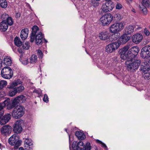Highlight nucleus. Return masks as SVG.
Masks as SVG:
<instances>
[{
    "label": "nucleus",
    "mask_w": 150,
    "mask_h": 150,
    "mask_svg": "<svg viewBox=\"0 0 150 150\" xmlns=\"http://www.w3.org/2000/svg\"><path fill=\"white\" fill-rule=\"evenodd\" d=\"M32 31L30 36V41L32 42L35 40V42L37 45H42L44 36L41 32H39L38 27L36 25L33 26Z\"/></svg>",
    "instance_id": "nucleus-1"
},
{
    "label": "nucleus",
    "mask_w": 150,
    "mask_h": 150,
    "mask_svg": "<svg viewBox=\"0 0 150 150\" xmlns=\"http://www.w3.org/2000/svg\"><path fill=\"white\" fill-rule=\"evenodd\" d=\"M125 63L127 70L133 71L139 67L141 63V60L137 59H127Z\"/></svg>",
    "instance_id": "nucleus-2"
},
{
    "label": "nucleus",
    "mask_w": 150,
    "mask_h": 150,
    "mask_svg": "<svg viewBox=\"0 0 150 150\" xmlns=\"http://www.w3.org/2000/svg\"><path fill=\"white\" fill-rule=\"evenodd\" d=\"M72 148L73 150H91V149L90 143L88 142L84 144L82 141L78 142L76 145H72Z\"/></svg>",
    "instance_id": "nucleus-3"
},
{
    "label": "nucleus",
    "mask_w": 150,
    "mask_h": 150,
    "mask_svg": "<svg viewBox=\"0 0 150 150\" xmlns=\"http://www.w3.org/2000/svg\"><path fill=\"white\" fill-rule=\"evenodd\" d=\"M21 141L19 140V137L17 134H14L8 139V142L13 146H14V148L16 149L21 145Z\"/></svg>",
    "instance_id": "nucleus-4"
},
{
    "label": "nucleus",
    "mask_w": 150,
    "mask_h": 150,
    "mask_svg": "<svg viewBox=\"0 0 150 150\" xmlns=\"http://www.w3.org/2000/svg\"><path fill=\"white\" fill-rule=\"evenodd\" d=\"M22 82L20 80L18 79L16 81H15L14 82L10 83L8 85L7 88L11 89L9 91V96L11 97H13L17 93L14 88V87L17 86L18 84H21Z\"/></svg>",
    "instance_id": "nucleus-5"
},
{
    "label": "nucleus",
    "mask_w": 150,
    "mask_h": 150,
    "mask_svg": "<svg viewBox=\"0 0 150 150\" xmlns=\"http://www.w3.org/2000/svg\"><path fill=\"white\" fill-rule=\"evenodd\" d=\"M25 109L23 107L19 106L15 108L12 111V115L13 117L18 119L22 117L24 114Z\"/></svg>",
    "instance_id": "nucleus-6"
},
{
    "label": "nucleus",
    "mask_w": 150,
    "mask_h": 150,
    "mask_svg": "<svg viewBox=\"0 0 150 150\" xmlns=\"http://www.w3.org/2000/svg\"><path fill=\"white\" fill-rule=\"evenodd\" d=\"M113 17L110 13H107L102 16L100 21L103 26L108 25L111 22Z\"/></svg>",
    "instance_id": "nucleus-7"
},
{
    "label": "nucleus",
    "mask_w": 150,
    "mask_h": 150,
    "mask_svg": "<svg viewBox=\"0 0 150 150\" xmlns=\"http://www.w3.org/2000/svg\"><path fill=\"white\" fill-rule=\"evenodd\" d=\"M124 27L123 23L122 22L112 24L110 27V31L112 33H117L122 30Z\"/></svg>",
    "instance_id": "nucleus-8"
},
{
    "label": "nucleus",
    "mask_w": 150,
    "mask_h": 150,
    "mask_svg": "<svg viewBox=\"0 0 150 150\" xmlns=\"http://www.w3.org/2000/svg\"><path fill=\"white\" fill-rule=\"evenodd\" d=\"M1 76L4 78L10 79L13 75V71L11 68L8 67L4 68L1 71Z\"/></svg>",
    "instance_id": "nucleus-9"
},
{
    "label": "nucleus",
    "mask_w": 150,
    "mask_h": 150,
    "mask_svg": "<svg viewBox=\"0 0 150 150\" xmlns=\"http://www.w3.org/2000/svg\"><path fill=\"white\" fill-rule=\"evenodd\" d=\"M141 57L143 59H148L150 57V46H145L141 49Z\"/></svg>",
    "instance_id": "nucleus-10"
},
{
    "label": "nucleus",
    "mask_w": 150,
    "mask_h": 150,
    "mask_svg": "<svg viewBox=\"0 0 150 150\" xmlns=\"http://www.w3.org/2000/svg\"><path fill=\"white\" fill-rule=\"evenodd\" d=\"M129 48V45H127L119 50V52L120 54V57L122 59L127 60L129 59V55L128 51L127 53L126 52L128 51Z\"/></svg>",
    "instance_id": "nucleus-11"
},
{
    "label": "nucleus",
    "mask_w": 150,
    "mask_h": 150,
    "mask_svg": "<svg viewBox=\"0 0 150 150\" xmlns=\"http://www.w3.org/2000/svg\"><path fill=\"white\" fill-rule=\"evenodd\" d=\"M119 47V44L116 42L110 44L105 47L106 51L109 53H111L115 51Z\"/></svg>",
    "instance_id": "nucleus-12"
},
{
    "label": "nucleus",
    "mask_w": 150,
    "mask_h": 150,
    "mask_svg": "<svg viewBox=\"0 0 150 150\" xmlns=\"http://www.w3.org/2000/svg\"><path fill=\"white\" fill-rule=\"evenodd\" d=\"M139 51V47H137L134 46L131 48L128 51L129 59H133L136 56Z\"/></svg>",
    "instance_id": "nucleus-13"
},
{
    "label": "nucleus",
    "mask_w": 150,
    "mask_h": 150,
    "mask_svg": "<svg viewBox=\"0 0 150 150\" xmlns=\"http://www.w3.org/2000/svg\"><path fill=\"white\" fill-rule=\"evenodd\" d=\"M114 7L112 2H106L103 4L101 8L104 12L107 13L112 11Z\"/></svg>",
    "instance_id": "nucleus-14"
},
{
    "label": "nucleus",
    "mask_w": 150,
    "mask_h": 150,
    "mask_svg": "<svg viewBox=\"0 0 150 150\" xmlns=\"http://www.w3.org/2000/svg\"><path fill=\"white\" fill-rule=\"evenodd\" d=\"M23 123V120H18L13 125V131L15 133L17 134L21 133L22 129L21 125Z\"/></svg>",
    "instance_id": "nucleus-15"
},
{
    "label": "nucleus",
    "mask_w": 150,
    "mask_h": 150,
    "mask_svg": "<svg viewBox=\"0 0 150 150\" xmlns=\"http://www.w3.org/2000/svg\"><path fill=\"white\" fill-rule=\"evenodd\" d=\"M1 19L2 21L4 22H6L8 23L9 25L11 26L13 25V21L12 18L9 17L8 14L4 13L2 15Z\"/></svg>",
    "instance_id": "nucleus-16"
},
{
    "label": "nucleus",
    "mask_w": 150,
    "mask_h": 150,
    "mask_svg": "<svg viewBox=\"0 0 150 150\" xmlns=\"http://www.w3.org/2000/svg\"><path fill=\"white\" fill-rule=\"evenodd\" d=\"M11 127L8 125L3 126L1 129V134L4 135L9 134L11 133Z\"/></svg>",
    "instance_id": "nucleus-17"
},
{
    "label": "nucleus",
    "mask_w": 150,
    "mask_h": 150,
    "mask_svg": "<svg viewBox=\"0 0 150 150\" xmlns=\"http://www.w3.org/2000/svg\"><path fill=\"white\" fill-rule=\"evenodd\" d=\"M130 39V37L126 34L122 35L119 38L117 42L119 44V46L121 44H124L127 42Z\"/></svg>",
    "instance_id": "nucleus-18"
},
{
    "label": "nucleus",
    "mask_w": 150,
    "mask_h": 150,
    "mask_svg": "<svg viewBox=\"0 0 150 150\" xmlns=\"http://www.w3.org/2000/svg\"><path fill=\"white\" fill-rule=\"evenodd\" d=\"M143 39L142 35L140 33H137L132 37V41L136 44L139 43Z\"/></svg>",
    "instance_id": "nucleus-19"
},
{
    "label": "nucleus",
    "mask_w": 150,
    "mask_h": 150,
    "mask_svg": "<svg viewBox=\"0 0 150 150\" xmlns=\"http://www.w3.org/2000/svg\"><path fill=\"white\" fill-rule=\"evenodd\" d=\"M11 118V115L10 114H5L0 120V124L4 125L7 123Z\"/></svg>",
    "instance_id": "nucleus-20"
},
{
    "label": "nucleus",
    "mask_w": 150,
    "mask_h": 150,
    "mask_svg": "<svg viewBox=\"0 0 150 150\" xmlns=\"http://www.w3.org/2000/svg\"><path fill=\"white\" fill-rule=\"evenodd\" d=\"M26 99V97L23 95L18 96L14 100V103H16L17 105L18 103L25 102Z\"/></svg>",
    "instance_id": "nucleus-21"
},
{
    "label": "nucleus",
    "mask_w": 150,
    "mask_h": 150,
    "mask_svg": "<svg viewBox=\"0 0 150 150\" xmlns=\"http://www.w3.org/2000/svg\"><path fill=\"white\" fill-rule=\"evenodd\" d=\"M8 25H9L8 23L2 21L0 23V30L1 31H6L8 28Z\"/></svg>",
    "instance_id": "nucleus-22"
},
{
    "label": "nucleus",
    "mask_w": 150,
    "mask_h": 150,
    "mask_svg": "<svg viewBox=\"0 0 150 150\" xmlns=\"http://www.w3.org/2000/svg\"><path fill=\"white\" fill-rule=\"evenodd\" d=\"M28 31V29L27 28L22 30L21 32V37L22 40H24L27 38Z\"/></svg>",
    "instance_id": "nucleus-23"
},
{
    "label": "nucleus",
    "mask_w": 150,
    "mask_h": 150,
    "mask_svg": "<svg viewBox=\"0 0 150 150\" xmlns=\"http://www.w3.org/2000/svg\"><path fill=\"white\" fill-rule=\"evenodd\" d=\"M75 135L79 140H83L86 138L85 135L83 132L78 131H76Z\"/></svg>",
    "instance_id": "nucleus-24"
},
{
    "label": "nucleus",
    "mask_w": 150,
    "mask_h": 150,
    "mask_svg": "<svg viewBox=\"0 0 150 150\" xmlns=\"http://www.w3.org/2000/svg\"><path fill=\"white\" fill-rule=\"evenodd\" d=\"M134 28L132 25H129L126 27L125 29V33L127 35L131 34L134 31Z\"/></svg>",
    "instance_id": "nucleus-25"
},
{
    "label": "nucleus",
    "mask_w": 150,
    "mask_h": 150,
    "mask_svg": "<svg viewBox=\"0 0 150 150\" xmlns=\"http://www.w3.org/2000/svg\"><path fill=\"white\" fill-rule=\"evenodd\" d=\"M100 39L105 40L108 38V33L107 32H102L99 35Z\"/></svg>",
    "instance_id": "nucleus-26"
},
{
    "label": "nucleus",
    "mask_w": 150,
    "mask_h": 150,
    "mask_svg": "<svg viewBox=\"0 0 150 150\" xmlns=\"http://www.w3.org/2000/svg\"><path fill=\"white\" fill-rule=\"evenodd\" d=\"M143 72V76L144 79H150V68H147L146 70Z\"/></svg>",
    "instance_id": "nucleus-27"
},
{
    "label": "nucleus",
    "mask_w": 150,
    "mask_h": 150,
    "mask_svg": "<svg viewBox=\"0 0 150 150\" xmlns=\"http://www.w3.org/2000/svg\"><path fill=\"white\" fill-rule=\"evenodd\" d=\"M114 33V34L112 35L109 38L110 41L116 40H117L120 37V34L119 33Z\"/></svg>",
    "instance_id": "nucleus-28"
},
{
    "label": "nucleus",
    "mask_w": 150,
    "mask_h": 150,
    "mask_svg": "<svg viewBox=\"0 0 150 150\" xmlns=\"http://www.w3.org/2000/svg\"><path fill=\"white\" fill-rule=\"evenodd\" d=\"M14 41L15 45L18 47L20 46L22 44V42L21 41L20 38L17 37H16L14 38Z\"/></svg>",
    "instance_id": "nucleus-29"
},
{
    "label": "nucleus",
    "mask_w": 150,
    "mask_h": 150,
    "mask_svg": "<svg viewBox=\"0 0 150 150\" xmlns=\"http://www.w3.org/2000/svg\"><path fill=\"white\" fill-rule=\"evenodd\" d=\"M2 63L8 66L11 64V61L10 58L6 57L4 58V60L2 62Z\"/></svg>",
    "instance_id": "nucleus-30"
},
{
    "label": "nucleus",
    "mask_w": 150,
    "mask_h": 150,
    "mask_svg": "<svg viewBox=\"0 0 150 150\" xmlns=\"http://www.w3.org/2000/svg\"><path fill=\"white\" fill-rule=\"evenodd\" d=\"M37 57L35 55H33L30 58V63L31 64H35L37 62Z\"/></svg>",
    "instance_id": "nucleus-31"
},
{
    "label": "nucleus",
    "mask_w": 150,
    "mask_h": 150,
    "mask_svg": "<svg viewBox=\"0 0 150 150\" xmlns=\"http://www.w3.org/2000/svg\"><path fill=\"white\" fill-rule=\"evenodd\" d=\"M7 5V3L6 0H0V6L2 8H6Z\"/></svg>",
    "instance_id": "nucleus-32"
},
{
    "label": "nucleus",
    "mask_w": 150,
    "mask_h": 150,
    "mask_svg": "<svg viewBox=\"0 0 150 150\" xmlns=\"http://www.w3.org/2000/svg\"><path fill=\"white\" fill-rule=\"evenodd\" d=\"M140 6V10L142 11V13L145 15L147 13V9L142 4L141 6Z\"/></svg>",
    "instance_id": "nucleus-33"
},
{
    "label": "nucleus",
    "mask_w": 150,
    "mask_h": 150,
    "mask_svg": "<svg viewBox=\"0 0 150 150\" xmlns=\"http://www.w3.org/2000/svg\"><path fill=\"white\" fill-rule=\"evenodd\" d=\"M7 84V82L4 80L0 81V89H2L4 87L6 86Z\"/></svg>",
    "instance_id": "nucleus-34"
},
{
    "label": "nucleus",
    "mask_w": 150,
    "mask_h": 150,
    "mask_svg": "<svg viewBox=\"0 0 150 150\" xmlns=\"http://www.w3.org/2000/svg\"><path fill=\"white\" fill-rule=\"evenodd\" d=\"M17 93H20L23 91L24 89V87L23 86H20L17 88H14Z\"/></svg>",
    "instance_id": "nucleus-35"
},
{
    "label": "nucleus",
    "mask_w": 150,
    "mask_h": 150,
    "mask_svg": "<svg viewBox=\"0 0 150 150\" xmlns=\"http://www.w3.org/2000/svg\"><path fill=\"white\" fill-rule=\"evenodd\" d=\"M114 17L115 18L116 20L119 21L122 18V16L120 14L117 13L114 15Z\"/></svg>",
    "instance_id": "nucleus-36"
},
{
    "label": "nucleus",
    "mask_w": 150,
    "mask_h": 150,
    "mask_svg": "<svg viewBox=\"0 0 150 150\" xmlns=\"http://www.w3.org/2000/svg\"><path fill=\"white\" fill-rule=\"evenodd\" d=\"M17 104L16 103H14V100H13L12 103L11 104H9L7 106V108L8 110L13 108L16 106Z\"/></svg>",
    "instance_id": "nucleus-37"
},
{
    "label": "nucleus",
    "mask_w": 150,
    "mask_h": 150,
    "mask_svg": "<svg viewBox=\"0 0 150 150\" xmlns=\"http://www.w3.org/2000/svg\"><path fill=\"white\" fill-rule=\"evenodd\" d=\"M98 1L93 0L91 1V5L95 7H96L98 6L99 5V2Z\"/></svg>",
    "instance_id": "nucleus-38"
},
{
    "label": "nucleus",
    "mask_w": 150,
    "mask_h": 150,
    "mask_svg": "<svg viewBox=\"0 0 150 150\" xmlns=\"http://www.w3.org/2000/svg\"><path fill=\"white\" fill-rule=\"evenodd\" d=\"M22 47L23 49L27 50L29 49L30 47V43L29 42H25L24 44H23Z\"/></svg>",
    "instance_id": "nucleus-39"
},
{
    "label": "nucleus",
    "mask_w": 150,
    "mask_h": 150,
    "mask_svg": "<svg viewBox=\"0 0 150 150\" xmlns=\"http://www.w3.org/2000/svg\"><path fill=\"white\" fill-rule=\"evenodd\" d=\"M37 55L38 58L40 59H42L43 56V53L40 50H37Z\"/></svg>",
    "instance_id": "nucleus-40"
},
{
    "label": "nucleus",
    "mask_w": 150,
    "mask_h": 150,
    "mask_svg": "<svg viewBox=\"0 0 150 150\" xmlns=\"http://www.w3.org/2000/svg\"><path fill=\"white\" fill-rule=\"evenodd\" d=\"M10 100L9 99H8L6 100H5L3 103H1L2 104H4V107L6 106H7L9 104Z\"/></svg>",
    "instance_id": "nucleus-41"
},
{
    "label": "nucleus",
    "mask_w": 150,
    "mask_h": 150,
    "mask_svg": "<svg viewBox=\"0 0 150 150\" xmlns=\"http://www.w3.org/2000/svg\"><path fill=\"white\" fill-rule=\"evenodd\" d=\"M43 100L46 103H47L48 102V97L46 94H44Z\"/></svg>",
    "instance_id": "nucleus-42"
},
{
    "label": "nucleus",
    "mask_w": 150,
    "mask_h": 150,
    "mask_svg": "<svg viewBox=\"0 0 150 150\" xmlns=\"http://www.w3.org/2000/svg\"><path fill=\"white\" fill-rule=\"evenodd\" d=\"M146 67L145 66H144L143 64L141 65L140 67V71H142L144 72L147 69H146Z\"/></svg>",
    "instance_id": "nucleus-43"
},
{
    "label": "nucleus",
    "mask_w": 150,
    "mask_h": 150,
    "mask_svg": "<svg viewBox=\"0 0 150 150\" xmlns=\"http://www.w3.org/2000/svg\"><path fill=\"white\" fill-rule=\"evenodd\" d=\"M24 143L25 144H28L29 145L30 144V143H32L31 140V139H26L25 140Z\"/></svg>",
    "instance_id": "nucleus-44"
},
{
    "label": "nucleus",
    "mask_w": 150,
    "mask_h": 150,
    "mask_svg": "<svg viewBox=\"0 0 150 150\" xmlns=\"http://www.w3.org/2000/svg\"><path fill=\"white\" fill-rule=\"evenodd\" d=\"M144 33L145 35L147 36H149L150 34V32L146 28H145L144 30Z\"/></svg>",
    "instance_id": "nucleus-45"
},
{
    "label": "nucleus",
    "mask_w": 150,
    "mask_h": 150,
    "mask_svg": "<svg viewBox=\"0 0 150 150\" xmlns=\"http://www.w3.org/2000/svg\"><path fill=\"white\" fill-rule=\"evenodd\" d=\"M122 5L120 3H117L116 4V8L118 9H120L122 8Z\"/></svg>",
    "instance_id": "nucleus-46"
},
{
    "label": "nucleus",
    "mask_w": 150,
    "mask_h": 150,
    "mask_svg": "<svg viewBox=\"0 0 150 150\" xmlns=\"http://www.w3.org/2000/svg\"><path fill=\"white\" fill-rule=\"evenodd\" d=\"M4 107V104H2L1 103H0V113L1 114L2 111H3L2 110L3 108Z\"/></svg>",
    "instance_id": "nucleus-47"
},
{
    "label": "nucleus",
    "mask_w": 150,
    "mask_h": 150,
    "mask_svg": "<svg viewBox=\"0 0 150 150\" xmlns=\"http://www.w3.org/2000/svg\"><path fill=\"white\" fill-rule=\"evenodd\" d=\"M28 59H25V60L22 61V63L24 65H26L28 64Z\"/></svg>",
    "instance_id": "nucleus-48"
},
{
    "label": "nucleus",
    "mask_w": 150,
    "mask_h": 150,
    "mask_svg": "<svg viewBox=\"0 0 150 150\" xmlns=\"http://www.w3.org/2000/svg\"><path fill=\"white\" fill-rule=\"evenodd\" d=\"M5 95V93L4 92H0V98H3Z\"/></svg>",
    "instance_id": "nucleus-49"
},
{
    "label": "nucleus",
    "mask_w": 150,
    "mask_h": 150,
    "mask_svg": "<svg viewBox=\"0 0 150 150\" xmlns=\"http://www.w3.org/2000/svg\"><path fill=\"white\" fill-rule=\"evenodd\" d=\"M143 3L144 4L146 5H148L149 1V0H143Z\"/></svg>",
    "instance_id": "nucleus-50"
},
{
    "label": "nucleus",
    "mask_w": 150,
    "mask_h": 150,
    "mask_svg": "<svg viewBox=\"0 0 150 150\" xmlns=\"http://www.w3.org/2000/svg\"><path fill=\"white\" fill-rule=\"evenodd\" d=\"M33 146V143H32L29 144V146L28 147V149H29L28 150H32Z\"/></svg>",
    "instance_id": "nucleus-51"
},
{
    "label": "nucleus",
    "mask_w": 150,
    "mask_h": 150,
    "mask_svg": "<svg viewBox=\"0 0 150 150\" xmlns=\"http://www.w3.org/2000/svg\"><path fill=\"white\" fill-rule=\"evenodd\" d=\"M29 146V145L28 144H25L24 143V147L25 149L26 150H28L29 149H28V147Z\"/></svg>",
    "instance_id": "nucleus-52"
},
{
    "label": "nucleus",
    "mask_w": 150,
    "mask_h": 150,
    "mask_svg": "<svg viewBox=\"0 0 150 150\" xmlns=\"http://www.w3.org/2000/svg\"><path fill=\"white\" fill-rule=\"evenodd\" d=\"M21 14L19 12H18L16 13L15 15V17L16 18H18L20 17Z\"/></svg>",
    "instance_id": "nucleus-53"
},
{
    "label": "nucleus",
    "mask_w": 150,
    "mask_h": 150,
    "mask_svg": "<svg viewBox=\"0 0 150 150\" xmlns=\"http://www.w3.org/2000/svg\"><path fill=\"white\" fill-rule=\"evenodd\" d=\"M101 144L102 145V146L104 147V148H107V147L106 146V145L104 143H103V142H102Z\"/></svg>",
    "instance_id": "nucleus-54"
},
{
    "label": "nucleus",
    "mask_w": 150,
    "mask_h": 150,
    "mask_svg": "<svg viewBox=\"0 0 150 150\" xmlns=\"http://www.w3.org/2000/svg\"><path fill=\"white\" fill-rule=\"evenodd\" d=\"M96 141L97 143L100 144H101L102 142L101 141H100L98 139H96Z\"/></svg>",
    "instance_id": "nucleus-55"
},
{
    "label": "nucleus",
    "mask_w": 150,
    "mask_h": 150,
    "mask_svg": "<svg viewBox=\"0 0 150 150\" xmlns=\"http://www.w3.org/2000/svg\"><path fill=\"white\" fill-rule=\"evenodd\" d=\"M18 51L20 53H22L23 52V51L21 49H18Z\"/></svg>",
    "instance_id": "nucleus-56"
},
{
    "label": "nucleus",
    "mask_w": 150,
    "mask_h": 150,
    "mask_svg": "<svg viewBox=\"0 0 150 150\" xmlns=\"http://www.w3.org/2000/svg\"><path fill=\"white\" fill-rule=\"evenodd\" d=\"M19 150H25L22 147H20L19 149Z\"/></svg>",
    "instance_id": "nucleus-57"
},
{
    "label": "nucleus",
    "mask_w": 150,
    "mask_h": 150,
    "mask_svg": "<svg viewBox=\"0 0 150 150\" xmlns=\"http://www.w3.org/2000/svg\"><path fill=\"white\" fill-rule=\"evenodd\" d=\"M106 2H112V0H105Z\"/></svg>",
    "instance_id": "nucleus-58"
},
{
    "label": "nucleus",
    "mask_w": 150,
    "mask_h": 150,
    "mask_svg": "<svg viewBox=\"0 0 150 150\" xmlns=\"http://www.w3.org/2000/svg\"><path fill=\"white\" fill-rule=\"evenodd\" d=\"M132 0H127L128 1L129 3H130L131 2Z\"/></svg>",
    "instance_id": "nucleus-59"
},
{
    "label": "nucleus",
    "mask_w": 150,
    "mask_h": 150,
    "mask_svg": "<svg viewBox=\"0 0 150 150\" xmlns=\"http://www.w3.org/2000/svg\"><path fill=\"white\" fill-rule=\"evenodd\" d=\"M132 11H133V12H134V13H135V10L134 9H133L132 10Z\"/></svg>",
    "instance_id": "nucleus-60"
},
{
    "label": "nucleus",
    "mask_w": 150,
    "mask_h": 150,
    "mask_svg": "<svg viewBox=\"0 0 150 150\" xmlns=\"http://www.w3.org/2000/svg\"><path fill=\"white\" fill-rule=\"evenodd\" d=\"M1 144H0V149L1 148Z\"/></svg>",
    "instance_id": "nucleus-61"
},
{
    "label": "nucleus",
    "mask_w": 150,
    "mask_h": 150,
    "mask_svg": "<svg viewBox=\"0 0 150 150\" xmlns=\"http://www.w3.org/2000/svg\"><path fill=\"white\" fill-rule=\"evenodd\" d=\"M65 131H66V132H67V129H65Z\"/></svg>",
    "instance_id": "nucleus-62"
},
{
    "label": "nucleus",
    "mask_w": 150,
    "mask_h": 150,
    "mask_svg": "<svg viewBox=\"0 0 150 150\" xmlns=\"http://www.w3.org/2000/svg\"><path fill=\"white\" fill-rule=\"evenodd\" d=\"M45 42H47V41H46V40H45Z\"/></svg>",
    "instance_id": "nucleus-63"
}]
</instances>
